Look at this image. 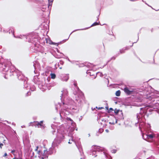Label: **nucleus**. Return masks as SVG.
Listing matches in <instances>:
<instances>
[{
    "label": "nucleus",
    "instance_id": "f257e3e1",
    "mask_svg": "<svg viewBox=\"0 0 159 159\" xmlns=\"http://www.w3.org/2000/svg\"><path fill=\"white\" fill-rule=\"evenodd\" d=\"M0 71L5 72L4 77L7 79L6 75L10 76L16 75L19 80L24 81V88L27 89L29 87L28 84V79L25 77L21 72L16 70L14 66L12 65L11 62L8 60L4 59L0 56Z\"/></svg>",
    "mask_w": 159,
    "mask_h": 159
},
{
    "label": "nucleus",
    "instance_id": "f03ea898",
    "mask_svg": "<svg viewBox=\"0 0 159 159\" xmlns=\"http://www.w3.org/2000/svg\"><path fill=\"white\" fill-rule=\"evenodd\" d=\"M70 117H67L66 121H65L64 124H63V127H61L58 129H57V132L56 134V138L52 143V147L54 148L55 147H57L61 142L64 138V134H67L68 136H70Z\"/></svg>",
    "mask_w": 159,
    "mask_h": 159
},
{
    "label": "nucleus",
    "instance_id": "7ed1b4c3",
    "mask_svg": "<svg viewBox=\"0 0 159 159\" xmlns=\"http://www.w3.org/2000/svg\"><path fill=\"white\" fill-rule=\"evenodd\" d=\"M26 39L28 42L32 43L30 48L33 52L40 51V48L41 46L40 45L39 40L41 38L39 36L38 34L35 33H32L30 34V36Z\"/></svg>",
    "mask_w": 159,
    "mask_h": 159
},
{
    "label": "nucleus",
    "instance_id": "20e7f679",
    "mask_svg": "<svg viewBox=\"0 0 159 159\" xmlns=\"http://www.w3.org/2000/svg\"><path fill=\"white\" fill-rule=\"evenodd\" d=\"M105 151V149L99 146L93 145L91 149L90 150L89 154L92 155L94 157H96L97 156L96 152L97 151Z\"/></svg>",
    "mask_w": 159,
    "mask_h": 159
},
{
    "label": "nucleus",
    "instance_id": "39448f33",
    "mask_svg": "<svg viewBox=\"0 0 159 159\" xmlns=\"http://www.w3.org/2000/svg\"><path fill=\"white\" fill-rule=\"evenodd\" d=\"M74 87L75 89V91L74 92V93L75 95H77L78 96L80 97L82 99L84 98V93L79 89V88L77 86L76 82H75L74 83Z\"/></svg>",
    "mask_w": 159,
    "mask_h": 159
},
{
    "label": "nucleus",
    "instance_id": "423d86ee",
    "mask_svg": "<svg viewBox=\"0 0 159 159\" xmlns=\"http://www.w3.org/2000/svg\"><path fill=\"white\" fill-rule=\"evenodd\" d=\"M61 92L62 93L61 96V102H62L63 104H65V103L64 101L67 98L66 97L68 96V92L67 90L66 89H64L62 91H61Z\"/></svg>",
    "mask_w": 159,
    "mask_h": 159
},
{
    "label": "nucleus",
    "instance_id": "0eeeda50",
    "mask_svg": "<svg viewBox=\"0 0 159 159\" xmlns=\"http://www.w3.org/2000/svg\"><path fill=\"white\" fill-rule=\"evenodd\" d=\"M69 74H61L59 75V78L62 81H67L69 79Z\"/></svg>",
    "mask_w": 159,
    "mask_h": 159
},
{
    "label": "nucleus",
    "instance_id": "6e6552de",
    "mask_svg": "<svg viewBox=\"0 0 159 159\" xmlns=\"http://www.w3.org/2000/svg\"><path fill=\"white\" fill-rule=\"evenodd\" d=\"M70 124L71 125H70V131H73L75 129L76 130H77V128H76V125L75 122H74L71 119H70Z\"/></svg>",
    "mask_w": 159,
    "mask_h": 159
},
{
    "label": "nucleus",
    "instance_id": "1a4fd4ad",
    "mask_svg": "<svg viewBox=\"0 0 159 159\" xmlns=\"http://www.w3.org/2000/svg\"><path fill=\"white\" fill-rule=\"evenodd\" d=\"M154 136L152 134H142V137L144 139L147 140V139H152Z\"/></svg>",
    "mask_w": 159,
    "mask_h": 159
},
{
    "label": "nucleus",
    "instance_id": "9d476101",
    "mask_svg": "<svg viewBox=\"0 0 159 159\" xmlns=\"http://www.w3.org/2000/svg\"><path fill=\"white\" fill-rule=\"evenodd\" d=\"M69 38H70V35H69L68 38V39H63L62 41H60L59 42H58L57 43H55V42H52V41H51V43H50V44H53V45H56L57 46H58V45H59L60 44H62V43H65V42H66V41H67V40H68V39Z\"/></svg>",
    "mask_w": 159,
    "mask_h": 159
},
{
    "label": "nucleus",
    "instance_id": "9b49d317",
    "mask_svg": "<svg viewBox=\"0 0 159 159\" xmlns=\"http://www.w3.org/2000/svg\"><path fill=\"white\" fill-rule=\"evenodd\" d=\"M71 137L72 138V140L75 143L76 146L78 147V148L81 154V155L82 153H83V152L81 146H80V145H77L76 143V141L75 140H74L73 137L71 136Z\"/></svg>",
    "mask_w": 159,
    "mask_h": 159
},
{
    "label": "nucleus",
    "instance_id": "f8f14e48",
    "mask_svg": "<svg viewBox=\"0 0 159 159\" xmlns=\"http://www.w3.org/2000/svg\"><path fill=\"white\" fill-rule=\"evenodd\" d=\"M33 66L35 69L34 72V73L36 74L35 70L37 68L39 67V64L37 61H35L34 62H33Z\"/></svg>",
    "mask_w": 159,
    "mask_h": 159
},
{
    "label": "nucleus",
    "instance_id": "ddd939ff",
    "mask_svg": "<svg viewBox=\"0 0 159 159\" xmlns=\"http://www.w3.org/2000/svg\"><path fill=\"white\" fill-rule=\"evenodd\" d=\"M158 96L155 94H151L150 96L148 98L149 100L152 101L153 99L156 98L158 97Z\"/></svg>",
    "mask_w": 159,
    "mask_h": 159
},
{
    "label": "nucleus",
    "instance_id": "4468645a",
    "mask_svg": "<svg viewBox=\"0 0 159 159\" xmlns=\"http://www.w3.org/2000/svg\"><path fill=\"white\" fill-rule=\"evenodd\" d=\"M33 81L35 84H37L40 80V79L38 77L37 75H36L34 76Z\"/></svg>",
    "mask_w": 159,
    "mask_h": 159
},
{
    "label": "nucleus",
    "instance_id": "2eb2a0df",
    "mask_svg": "<svg viewBox=\"0 0 159 159\" xmlns=\"http://www.w3.org/2000/svg\"><path fill=\"white\" fill-rule=\"evenodd\" d=\"M36 125L38 126V128H40L42 129H44L45 127L46 126L45 124H40L39 123H37V122H36Z\"/></svg>",
    "mask_w": 159,
    "mask_h": 159
},
{
    "label": "nucleus",
    "instance_id": "dca6fc26",
    "mask_svg": "<svg viewBox=\"0 0 159 159\" xmlns=\"http://www.w3.org/2000/svg\"><path fill=\"white\" fill-rule=\"evenodd\" d=\"M27 1L29 2H33L34 3L43 4V2L39 0H26Z\"/></svg>",
    "mask_w": 159,
    "mask_h": 159
},
{
    "label": "nucleus",
    "instance_id": "f3484780",
    "mask_svg": "<svg viewBox=\"0 0 159 159\" xmlns=\"http://www.w3.org/2000/svg\"><path fill=\"white\" fill-rule=\"evenodd\" d=\"M152 108H153L154 109H158L159 108V103H156L152 105H150Z\"/></svg>",
    "mask_w": 159,
    "mask_h": 159
},
{
    "label": "nucleus",
    "instance_id": "a211bd4d",
    "mask_svg": "<svg viewBox=\"0 0 159 159\" xmlns=\"http://www.w3.org/2000/svg\"><path fill=\"white\" fill-rule=\"evenodd\" d=\"M51 127L52 129V132L53 134L54 135V133L56 132V129H57V126L54 125L52 124L51 125Z\"/></svg>",
    "mask_w": 159,
    "mask_h": 159
},
{
    "label": "nucleus",
    "instance_id": "6ab92c4d",
    "mask_svg": "<svg viewBox=\"0 0 159 159\" xmlns=\"http://www.w3.org/2000/svg\"><path fill=\"white\" fill-rule=\"evenodd\" d=\"M124 90V92L128 94H130L133 92L132 90H129L127 87H125Z\"/></svg>",
    "mask_w": 159,
    "mask_h": 159
},
{
    "label": "nucleus",
    "instance_id": "aec40b11",
    "mask_svg": "<svg viewBox=\"0 0 159 159\" xmlns=\"http://www.w3.org/2000/svg\"><path fill=\"white\" fill-rule=\"evenodd\" d=\"M38 85V87L39 88H41L42 86H43L45 84V83L44 82L40 80L38 82V83L37 84Z\"/></svg>",
    "mask_w": 159,
    "mask_h": 159
},
{
    "label": "nucleus",
    "instance_id": "412c9836",
    "mask_svg": "<svg viewBox=\"0 0 159 159\" xmlns=\"http://www.w3.org/2000/svg\"><path fill=\"white\" fill-rule=\"evenodd\" d=\"M7 32H8L9 34H12L14 36V37H15V36L14 34V32L13 30V29L12 28H10L8 30V31H7Z\"/></svg>",
    "mask_w": 159,
    "mask_h": 159
},
{
    "label": "nucleus",
    "instance_id": "4be33fe9",
    "mask_svg": "<svg viewBox=\"0 0 159 159\" xmlns=\"http://www.w3.org/2000/svg\"><path fill=\"white\" fill-rule=\"evenodd\" d=\"M54 148H53V147H52V148H50L49 149V151H47V153L48 155V156L49 155H51L53 153V150Z\"/></svg>",
    "mask_w": 159,
    "mask_h": 159
},
{
    "label": "nucleus",
    "instance_id": "5701e85b",
    "mask_svg": "<svg viewBox=\"0 0 159 159\" xmlns=\"http://www.w3.org/2000/svg\"><path fill=\"white\" fill-rule=\"evenodd\" d=\"M48 8L49 9L50 8H50L52 7V2L53 1V0H48Z\"/></svg>",
    "mask_w": 159,
    "mask_h": 159
},
{
    "label": "nucleus",
    "instance_id": "b1692460",
    "mask_svg": "<svg viewBox=\"0 0 159 159\" xmlns=\"http://www.w3.org/2000/svg\"><path fill=\"white\" fill-rule=\"evenodd\" d=\"M47 6H43L42 7H40V8L41 9V10L42 11L44 12L46 9Z\"/></svg>",
    "mask_w": 159,
    "mask_h": 159
},
{
    "label": "nucleus",
    "instance_id": "393cba45",
    "mask_svg": "<svg viewBox=\"0 0 159 159\" xmlns=\"http://www.w3.org/2000/svg\"><path fill=\"white\" fill-rule=\"evenodd\" d=\"M58 104H55V109L57 111L58 110V109L59 107H60L61 106V103L58 102Z\"/></svg>",
    "mask_w": 159,
    "mask_h": 159
},
{
    "label": "nucleus",
    "instance_id": "a878e982",
    "mask_svg": "<svg viewBox=\"0 0 159 159\" xmlns=\"http://www.w3.org/2000/svg\"><path fill=\"white\" fill-rule=\"evenodd\" d=\"M129 48L128 47H125V48H123L122 49L120 50V52L121 53H123L125 52V50H127Z\"/></svg>",
    "mask_w": 159,
    "mask_h": 159
},
{
    "label": "nucleus",
    "instance_id": "bb28decb",
    "mask_svg": "<svg viewBox=\"0 0 159 159\" xmlns=\"http://www.w3.org/2000/svg\"><path fill=\"white\" fill-rule=\"evenodd\" d=\"M36 122V121H34L33 122H31L30 123V125L32 126H35V127H36V125L35 124H36V123L35 122Z\"/></svg>",
    "mask_w": 159,
    "mask_h": 159
},
{
    "label": "nucleus",
    "instance_id": "cd10ccee",
    "mask_svg": "<svg viewBox=\"0 0 159 159\" xmlns=\"http://www.w3.org/2000/svg\"><path fill=\"white\" fill-rule=\"evenodd\" d=\"M41 154L43 156H44L45 158H48V155L47 152L46 153H43L42 152H41Z\"/></svg>",
    "mask_w": 159,
    "mask_h": 159
},
{
    "label": "nucleus",
    "instance_id": "c85d7f7f",
    "mask_svg": "<svg viewBox=\"0 0 159 159\" xmlns=\"http://www.w3.org/2000/svg\"><path fill=\"white\" fill-rule=\"evenodd\" d=\"M30 90L32 91H34L35 90H36V88H35V86L34 85H32L31 86H30Z\"/></svg>",
    "mask_w": 159,
    "mask_h": 159
},
{
    "label": "nucleus",
    "instance_id": "c756f323",
    "mask_svg": "<svg viewBox=\"0 0 159 159\" xmlns=\"http://www.w3.org/2000/svg\"><path fill=\"white\" fill-rule=\"evenodd\" d=\"M39 89L42 90L43 92L46 89V87L45 86V85H44L43 86H42L41 88H39Z\"/></svg>",
    "mask_w": 159,
    "mask_h": 159
},
{
    "label": "nucleus",
    "instance_id": "7c9ffc66",
    "mask_svg": "<svg viewBox=\"0 0 159 159\" xmlns=\"http://www.w3.org/2000/svg\"><path fill=\"white\" fill-rule=\"evenodd\" d=\"M50 76H51V78L52 79H54L56 78V75L54 73H51L50 74Z\"/></svg>",
    "mask_w": 159,
    "mask_h": 159
},
{
    "label": "nucleus",
    "instance_id": "2f4dec72",
    "mask_svg": "<svg viewBox=\"0 0 159 159\" xmlns=\"http://www.w3.org/2000/svg\"><path fill=\"white\" fill-rule=\"evenodd\" d=\"M120 90L117 91L116 93V95L117 96H120Z\"/></svg>",
    "mask_w": 159,
    "mask_h": 159
},
{
    "label": "nucleus",
    "instance_id": "473e14b6",
    "mask_svg": "<svg viewBox=\"0 0 159 159\" xmlns=\"http://www.w3.org/2000/svg\"><path fill=\"white\" fill-rule=\"evenodd\" d=\"M64 63V62L63 61H60V62L58 63V67L60 69H62V67H60L59 64L60 63V64L63 65V64Z\"/></svg>",
    "mask_w": 159,
    "mask_h": 159
},
{
    "label": "nucleus",
    "instance_id": "72a5a7b5",
    "mask_svg": "<svg viewBox=\"0 0 159 159\" xmlns=\"http://www.w3.org/2000/svg\"><path fill=\"white\" fill-rule=\"evenodd\" d=\"M41 26H45L46 28L48 27V25L47 23H43L41 24Z\"/></svg>",
    "mask_w": 159,
    "mask_h": 159
},
{
    "label": "nucleus",
    "instance_id": "f704fd0d",
    "mask_svg": "<svg viewBox=\"0 0 159 159\" xmlns=\"http://www.w3.org/2000/svg\"><path fill=\"white\" fill-rule=\"evenodd\" d=\"M56 85V83H50L48 85L49 86H53L54 85Z\"/></svg>",
    "mask_w": 159,
    "mask_h": 159
},
{
    "label": "nucleus",
    "instance_id": "c9c22d12",
    "mask_svg": "<svg viewBox=\"0 0 159 159\" xmlns=\"http://www.w3.org/2000/svg\"><path fill=\"white\" fill-rule=\"evenodd\" d=\"M74 109L75 110H77V107L76 106H75L74 107H73L72 105L71 107H70V109Z\"/></svg>",
    "mask_w": 159,
    "mask_h": 159
},
{
    "label": "nucleus",
    "instance_id": "e433bc0d",
    "mask_svg": "<svg viewBox=\"0 0 159 159\" xmlns=\"http://www.w3.org/2000/svg\"><path fill=\"white\" fill-rule=\"evenodd\" d=\"M103 131V129L102 128H100L99 129L98 132L100 133H102Z\"/></svg>",
    "mask_w": 159,
    "mask_h": 159
},
{
    "label": "nucleus",
    "instance_id": "4c0bfd02",
    "mask_svg": "<svg viewBox=\"0 0 159 159\" xmlns=\"http://www.w3.org/2000/svg\"><path fill=\"white\" fill-rule=\"evenodd\" d=\"M98 25V23L97 22H95L93 24H92L91 25V26H94L95 25Z\"/></svg>",
    "mask_w": 159,
    "mask_h": 159
},
{
    "label": "nucleus",
    "instance_id": "58836bf2",
    "mask_svg": "<svg viewBox=\"0 0 159 159\" xmlns=\"http://www.w3.org/2000/svg\"><path fill=\"white\" fill-rule=\"evenodd\" d=\"M88 66L89 68H91L92 67L93 65L90 63H89Z\"/></svg>",
    "mask_w": 159,
    "mask_h": 159
},
{
    "label": "nucleus",
    "instance_id": "ea45409f",
    "mask_svg": "<svg viewBox=\"0 0 159 159\" xmlns=\"http://www.w3.org/2000/svg\"><path fill=\"white\" fill-rule=\"evenodd\" d=\"M97 75L100 76H102V73L100 72H98L97 73Z\"/></svg>",
    "mask_w": 159,
    "mask_h": 159
},
{
    "label": "nucleus",
    "instance_id": "a19ab883",
    "mask_svg": "<svg viewBox=\"0 0 159 159\" xmlns=\"http://www.w3.org/2000/svg\"><path fill=\"white\" fill-rule=\"evenodd\" d=\"M15 152H16V150L13 149V150H11V153H12L13 155H15L14 153Z\"/></svg>",
    "mask_w": 159,
    "mask_h": 159
},
{
    "label": "nucleus",
    "instance_id": "79ce46f5",
    "mask_svg": "<svg viewBox=\"0 0 159 159\" xmlns=\"http://www.w3.org/2000/svg\"><path fill=\"white\" fill-rule=\"evenodd\" d=\"M31 94V93L30 91H28L27 92V93L26 94V96H28L29 95H30Z\"/></svg>",
    "mask_w": 159,
    "mask_h": 159
},
{
    "label": "nucleus",
    "instance_id": "37998d69",
    "mask_svg": "<svg viewBox=\"0 0 159 159\" xmlns=\"http://www.w3.org/2000/svg\"><path fill=\"white\" fill-rule=\"evenodd\" d=\"M36 122H37V123H39L40 124H43V120L41 121L40 122H39L38 121H36Z\"/></svg>",
    "mask_w": 159,
    "mask_h": 159
},
{
    "label": "nucleus",
    "instance_id": "c03bdc74",
    "mask_svg": "<svg viewBox=\"0 0 159 159\" xmlns=\"http://www.w3.org/2000/svg\"><path fill=\"white\" fill-rule=\"evenodd\" d=\"M3 145V144L2 143H0V148H2V146Z\"/></svg>",
    "mask_w": 159,
    "mask_h": 159
},
{
    "label": "nucleus",
    "instance_id": "a18cd8bd",
    "mask_svg": "<svg viewBox=\"0 0 159 159\" xmlns=\"http://www.w3.org/2000/svg\"><path fill=\"white\" fill-rule=\"evenodd\" d=\"M119 111L118 110H115V112L116 114H117Z\"/></svg>",
    "mask_w": 159,
    "mask_h": 159
},
{
    "label": "nucleus",
    "instance_id": "49530a36",
    "mask_svg": "<svg viewBox=\"0 0 159 159\" xmlns=\"http://www.w3.org/2000/svg\"><path fill=\"white\" fill-rule=\"evenodd\" d=\"M38 154H41V152H42L40 150H39L38 151Z\"/></svg>",
    "mask_w": 159,
    "mask_h": 159
},
{
    "label": "nucleus",
    "instance_id": "de8ad7c7",
    "mask_svg": "<svg viewBox=\"0 0 159 159\" xmlns=\"http://www.w3.org/2000/svg\"><path fill=\"white\" fill-rule=\"evenodd\" d=\"M12 159H22V158L21 157L19 158L14 157V158H13Z\"/></svg>",
    "mask_w": 159,
    "mask_h": 159
},
{
    "label": "nucleus",
    "instance_id": "09e8293b",
    "mask_svg": "<svg viewBox=\"0 0 159 159\" xmlns=\"http://www.w3.org/2000/svg\"><path fill=\"white\" fill-rule=\"evenodd\" d=\"M7 155V153H5L3 156V157H6Z\"/></svg>",
    "mask_w": 159,
    "mask_h": 159
},
{
    "label": "nucleus",
    "instance_id": "8fccbe9b",
    "mask_svg": "<svg viewBox=\"0 0 159 159\" xmlns=\"http://www.w3.org/2000/svg\"><path fill=\"white\" fill-rule=\"evenodd\" d=\"M113 120H116L115 123H117V120L116 119V118L115 117H113Z\"/></svg>",
    "mask_w": 159,
    "mask_h": 159
},
{
    "label": "nucleus",
    "instance_id": "3c124183",
    "mask_svg": "<svg viewBox=\"0 0 159 159\" xmlns=\"http://www.w3.org/2000/svg\"><path fill=\"white\" fill-rule=\"evenodd\" d=\"M109 123L110 124H113V125L115 124V123H114V122H110Z\"/></svg>",
    "mask_w": 159,
    "mask_h": 159
},
{
    "label": "nucleus",
    "instance_id": "603ef678",
    "mask_svg": "<svg viewBox=\"0 0 159 159\" xmlns=\"http://www.w3.org/2000/svg\"><path fill=\"white\" fill-rule=\"evenodd\" d=\"M38 148H39L38 146H37L36 147V149H35V151H37V150H38Z\"/></svg>",
    "mask_w": 159,
    "mask_h": 159
},
{
    "label": "nucleus",
    "instance_id": "864d4df0",
    "mask_svg": "<svg viewBox=\"0 0 159 159\" xmlns=\"http://www.w3.org/2000/svg\"><path fill=\"white\" fill-rule=\"evenodd\" d=\"M105 131L107 133H108L109 132V130L108 129H106Z\"/></svg>",
    "mask_w": 159,
    "mask_h": 159
},
{
    "label": "nucleus",
    "instance_id": "5fc2aeb1",
    "mask_svg": "<svg viewBox=\"0 0 159 159\" xmlns=\"http://www.w3.org/2000/svg\"><path fill=\"white\" fill-rule=\"evenodd\" d=\"M46 158H45L44 157V156H43L42 157V159H45Z\"/></svg>",
    "mask_w": 159,
    "mask_h": 159
},
{
    "label": "nucleus",
    "instance_id": "6e6d98bb",
    "mask_svg": "<svg viewBox=\"0 0 159 159\" xmlns=\"http://www.w3.org/2000/svg\"><path fill=\"white\" fill-rule=\"evenodd\" d=\"M47 151H47V149H46L43 151V152L46 153V152H47Z\"/></svg>",
    "mask_w": 159,
    "mask_h": 159
},
{
    "label": "nucleus",
    "instance_id": "4d7b16f0",
    "mask_svg": "<svg viewBox=\"0 0 159 159\" xmlns=\"http://www.w3.org/2000/svg\"><path fill=\"white\" fill-rule=\"evenodd\" d=\"M43 17H44L45 16V15H44V14L43 13V15H42Z\"/></svg>",
    "mask_w": 159,
    "mask_h": 159
},
{
    "label": "nucleus",
    "instance_id": "13d9d810",
    "mask_svg": "<svg viewBox=\"0 0 159 159\" xmlns=\"http://www.w3.org/2000/svg\"><path fill=\"white\" fill-rule=\"evenodd\" d=\"M114 129V127H111V128H110V129L111 130H112L113 129Z\"/></svg>",
    "mask_w": 159,
    "mask_h": 159
},
{
    "label": "nucleus",
    "instance_id": "bf43d9fd",
    "mask_svg": "<svg viewBox=\"0 0 159 159\" xmlns=\"http://www.w3.org/2000/svg\"><path fill=\"white\" fill-rule=\"evenodd\" d=\"M102 108H103V107H99V108H98V109H102Z\"/></svg>",
    "mask_w": 159,
    "mask_h": 159
},
{
    "label": "nucleus",
    "instance_id": "052dcab7",
    "mask_svg": "<svg viewBox=\"0 0 159 159\" xmlns=\"http://www.w3.org/2000/svg\"><path fill=\"white\" fill-rule=\"evenodd\" d=\"M110 109L111 110L113 111V109L111 108H110Z\"/></svg>",
    "mask_w": 159,
    "mask_h": 159
},
{
    "label": "nucleus",
    "instance_id": "680f3d73",
    "mask_svg": "<svg viewBox=\"0 0 159 159\" xmlns=\"http://www.w3.org/2000/svg\"><path fill=\"white\" fill-rule=\"evenodd\" d=\"M21 127L22 128H24V127H25V126L24 125H22L21 126Z\"/></svg>",
    "mask_w": 159,
    "mask_h": 159
},
{
    "label": "nucleus",
    "instance_id": "e2e57ef3",
    "mask_svg": "<svg viewBox=\"0 0 159 159\" xmlns=\"http://www.w3.org/2000/svg\"><path fill=\"white\" fill-rule=\"evenodd\" d=\"M67 58L68 59V60L70 61V59L68 57H67Z\"/></svg>",
    "mask_w": 159,
    "mask_h": 159
},
{
    "label": "nucleus",
    "instance_id": "0e129e2a",
    "mask_svg": "<svg viewBox=\"0 0 159 159\" xmlns=\"http://www.w3.org/2000/svg\"><path fill=\"white\" fill-rule=\"evenodd\" d=\"M69 141H68V143L69 144H70V139H69Z\"/></svg>",
    "mask_w": 159,
    "mask_h": 159
},
{
    "label": "nucleus",
    "instance_id": "69168bd1",
    "mask_svg": "<svg viewBox=\"0 0 159 159\" xmlns=\"http://www.w3.org/2000/svg\"><path fill=\"white\" fill-rule=\"evenodd\" d=\"M71 103H72V102L74 103V102L73 101H71Z\"/></svg>",
    "mask_w": 159,
    "mask_h": 159
},
{
    "label": "nucleus",
    "instance_id": "338daca9",
    "mask_svg": "<svg viewBox=\"0 0 159 159\" xmlns=\"http://www.w3.org/2000/svg\"><path fill=\"white\" fill-rule=\"evenodd\" d=\"M94 76V78H96V76Z\"/></svg>",
    "mask_w": 159,
    "mask_h": 159
},
{
    "label": "nucleus",
    "instance_id": "774afa93",
    "mask_svg": "<svg viewBox=\"0 0 159 159\" xmlns=\"http://www.w3.org/2000/svg\"><path fill=\"white\" fill-rule=\"evenodd\" d=\"M68 114H69V113H70V112H69V111H68Z\"/></svg>",
    "mask_w": 159,
    "mask_h": 159
}]
</instances>
